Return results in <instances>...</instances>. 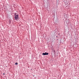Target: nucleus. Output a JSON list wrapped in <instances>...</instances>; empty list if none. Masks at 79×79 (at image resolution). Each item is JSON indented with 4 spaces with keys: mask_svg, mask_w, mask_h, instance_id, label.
<instances>
[{
    "mask_svg": "<svg viewBox=\"0 0 79 79\" xmlns=\"http://www.w3.org/2000/svg\"><path fill=\"white\" fill-rule=\"evenodd\" d=\"M14 18L16 21H18L19 19V15L17 14L16 13H15L14 15Z\"/></svg>",
    "mask_w": 79,
    "mask_h": 79,
    "instance_id": "1",
    "label": "nucleus"
},
{
    "mask_svg": "<svg viewBox=\"0 0 79 79\" xmlns=\"http://www.w3.org/2000/svg\"><path fill=\"white\" fill-rule=\"evenodd\" d=\"M3 74H4V75H5V73H4Z\"/></svg>",
    "mask_w": 79,
    "mask_h": 79,
    "instance_id": "4",
    "label": "nucleus"
},
{
    "mask_svg": "<svg viewBox=\"0 0 79 79\" xmlns=\"http://www.w3.org/2000/svg\"><path fill=\"white\" fill-rule=\"evenodd\" d=\"M43 55H48V53H47V52H45V53H42Z\"/></svg>",
    "mask_w": 79,
    "mask_h": 79,
    "instance_id": "2",
    "label": "nucleus"
},
{
    "mask_svg": "<svg viewBox=\"0 0 79 79\" xmlns=\"http://www.w3.org/2000/svg\"><path fill=\"white\" fill-rule=\"evenodd\" d=\"M15 64H18V63L17 62H16Z\"/></svg>",
    "mask_w": 79,
    "mask_h": 79,
    "instance_id": "3",
    "label": "nucleus"
}]
</instances>
